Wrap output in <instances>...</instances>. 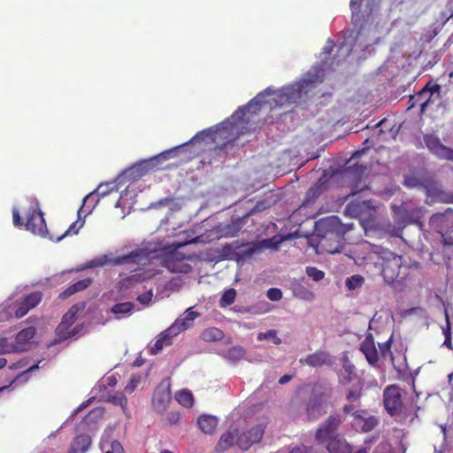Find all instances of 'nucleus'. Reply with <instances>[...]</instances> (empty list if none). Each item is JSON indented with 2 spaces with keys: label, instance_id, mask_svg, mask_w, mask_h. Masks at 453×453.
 <instances>
[{
  "label": "nucleus",
  "instance_id": "1",
  "mask_svg": "<svg viewBox=\"0 0 453 453\" xmlns=\"http://www.w3.org/2000/svg\"><path fill=\"white\" fill-rule=\"evenodd\" d=\"M320 83L321 64L313 65L299 81L277 91L267 88L251 99L247 105L239 107L228 119L219 125L198 132L183 144L134 164L123 175H119L116 180L120 182L123 176L133 180L141 178L150 170L157 167L162 162L176 157L180 150L189 144L209 141L215 143L222 142L226 146L227 143L236 140L242 134V129L245 124V115L248 111L253 110L252 112L256 113L264 104H269L272 107H283L304 103L309 94Z\"/></svg>",
  "mask_w": 453,
  "mask_h": 453
},
{
  "label": "nucleus",
  "instance_id": "2",
  "mask_svg": "<svg viewBox=\"0 0 453 453\" xmlns=\"http://www.w3.org/2000/svg\"><path fill=\"white\" fill-rule=\"evenodd\" d=\"M198 237L188 242L173 243L165 248H142L135 250L129 254L110 257L107 254L96 257L88 261L83 268H95L110 264L112 265H154L161 264L172 273H188L192 267L187 262L190 256H186L179 250L188 243L197 242Z\"/></svg>",
  "mask_w": 453,
  "mask_h": 453
},
{
  "label": "nucleus",
  "instance_id": "3",
  "mask_svg": "<svg viewBox=\"0 0 453 453\" xmlns=\"http://www.w3.org/2000/svg\"><path fill=\"white\" fill-rule=\"evenodd\" d=\"M379 39L380 35L377 25L368 19L364 23L359 24L358 31L354 38L351 36L344 38V41L340 43L337 50V58H347L353 50L354 47L365 50L377 43Z\"/></svg>",
  "mask_w": 453,
  "mask_h": 453
},
{
  "label": "nucleus",
  "instance_id": "4",
  "mask_svg": "<svg viewBox=\"0 0 453 453\" xmlns=\"http://www.w3.org/2000/svg\"><path fill=\"white\" fill-rule=\"evenodd\" d=\"M378 253L381 266V275L388 284L403 281L409 273V266L405 265L402 256L396 255L387 249H380Z\"/></svg>",
  "mask_w": 453,
  "mask_h": 453
},
{
  "label": "nucleus",
  "instance_id": "5",
  "mask_svg": "<svg viewBox=\"0 0 453 453\" xmlns=\"http://www.w3.org/2000/svg\"><path fill=\"white\" fill-rule=\"evenodd\" d=\"M84 307V303L74 304L63 316L60 324L56 329L54 343H58L71 338H77L84 334L83 324H78L70 329L71 326L78 319V314L83 311Z\"/></svg>",
  "mask_w": 453,
  "mask_h": 453
},
{
  "label": "nucleus",
  "instance_id": "6",
  "mask_svg": "<svg viewBox=\"0 0 453 453\" xmlns=\"http://www.w3.org/2000/svg\"><path fill=\"white\" fill-rule=\"evenodd\" d=\"M29 207L26 214V228L33 234L43 235L47 226L38 201L34 197L27 198Z\"/></svg>",
  "mask_w": 453,
  "mask_h": 453
},
{
  "label": "nucleus",
  "instance_id": "7",
  "mask_svg": "<svg viewBox=\"0 0 453 453\" xmlns=\"http://www.w3.org/2000/svg\"><path fill=\"white\" fill-rule=\"evenodd\" d=\"M29 311L30 309L22 296L15 298L12 296L0 307V322L9 320L12 318L20 319Z\"/></svg>",
  "mask_w": 453,
  "mask_h": 453
},
{
  "label": "nucleus",
  "instance_id": "8",
  "mask_svg": "<svg viewBox=\"0 0 453 453\" xmlns=\"http://www.w3.org/2000/svg\"><path fill=\"white\" fill-rule=\"evenodd\" d=\"M171 401V389L170 382L168 380H164L156 388L152 396L153 409L158 412L163 413L168 408Z\"/></svg>",
  "mask_w": 453,
  "mask_h": 453
},
{
  "label": "nucleus",
  "instance_id": "9",
  "mask_svg": "<svg viewBox=\"0 0 453 453\" xmlns=\"http://www.w3.org/2000/svg\"><path fill=\"white\" fill-rule=\"evenodd\" d=\"M424 142L429 151L437 158L453 162V149L443 145L437 136L426 134Z\"/></svg>",
  "mask_w": 453,
  "mask_h": 453
},
{
  "label": "nucleus",
  "instance_id": "10",
  "mask_svg": "<svg viewBox=\"0 0 453 453\" xmlns=\"http://www.w3.org/2000/svg\"><path fill=\"white\" fill-rule=\"evenodd\" d=\"M342 423V418L339 415H331L326 421L320 425L317 433L316 439L319 442H326L335 437V433L338 426Z\"/></svg>",
  "mask_w": 453,
  "mask_h": 453
},
{
  "label": "nucleus",
  "instance_id": "11",
  "mask_svg": "<svg viewBox=\"0 0 453 453\" xmlns=\"http://www.w3.org/2000/svg\"><path fill=\"white\" fill-rule=\"evenodd\" d=\"M118 187L116 181L101 183L96 189L87 195L83 199V205L86 203H91V207L88 210L86 214L92 212L96 205L99 203L101 197H104L113 191H117Z\"/></svg>",
  "mask_w": 453,
  "mask_h": 453
},
{
  "label": "nucleus",
  "instance_id": "12",
  "mask_svg": "<svg viewBox=\"0 0 453 453\" xmlns=\"http://www.w3.org/2000/svg\"><path fill=\"white\" fill-rule=\"evenodd\" d=\"M265 426L261 424L251 427L250 430L238 434L236 439L237 446L247 450L252 444L258 442L264 434Z\"/></svg>",
  "mask_w": 453,
  "mask_h": 453
},
{
  "label": "nucleus",
  "instance_id": "13",
  "mask_svg": "<svg viewBox=\"0 0 453 453\" xmlns=\"http://www.w3.org/2000/svg\"><path fill=\"white\" fill-rule=\"evenodd\" d=\"M430 226L442 236L453 227V210L448 209L443 213H435L430 218Z\"/></svg>",
  "mask_w": 453,
  "mask_h": 453
},
{
  "label": "nucleus",
  "instance_id": "14",
  "mask_svg": "<svg viewBox=\"0 0 453 453\" xmlns=\"http://www.w3.org/2000/svg\"><path fill=\"white\" fill-rule=\"evenodd\" d=\"M384 406L387 411L394 416L402 406L401 389L396 386H389L384 390Z\"/></svg>",
  "mask_w": 453,
  "mask_h": 453
},
{
  "label": "nucleus",
  "instance_id": "15",
  "mask_svg": "<svg viewBox=\"0 0 453 453\" xmlns=\"http://www.w3.org/2000/svg\"><path fill=\"white\" fill-rule=\"evenodd\" d=\"M199 316L200 313L192 311V307L187 309L185 312L169 326L170 331H173V334L178 335L180 332L189 328L194 320Z\"/></svg>",
  "mask_w": 453,
  "mask_h": 453
},
{
  "label": "nucleus",
  "instance_id": "16",
  "mask_svg": "<svg viewBox=\"0 0 453 453\" xmlns=\"http://www.w3.org/2000/svg\"><path fill=\"white\" fill-rule=\"evenodd\" d=\"M355 426H360L361 431L367 433L377 426L379 420L373 416H368L365 411H357L353 413Z\"/></svg>",
  "mask_w": 453,
  "mask_h": 453
},
{
  "label": "nucleus",
  "instance_id": "17",
  "mask_svg": "<svg viewBox=\"0 0 453 453\" xmlns=\"http://www.w3.org/2000/svg\"><path fill=\"white\" fill-rule=\"evenodd\" d=\"M35 334V328L28 326L18 333L14 343L18 352L27 350L32 344V340Z\"/></svg>",
  "mask_w": 453,
  "mask_h": 453
},
{
  "label": "nucleus",
  "instance_id": "18",
  "mask_svg": "<svg viewBox=\"0 0 453 453\" xmlns=\"http://www.w3.org/2000/svg\"><path fill=\"white\" fill-rule=\"evenodd\" d=\"M299 363L311 367H319L330 364L331 359L327 352L319 350L300 358Z\"/></svg>",
  "mask_w": 453,
  "mask_h": 453
},
{
  "label": "nucleus",
  "instance_id": "19",
  "mask_svg": "<svg viewBox=\"0 0 453 453\" xmlns=\"http://www.w3.org/2000/svg\"><path fill=\"white\" fill-rule=\"evenodd\" d=\"M403 184L407 188H424L426 190V193L428 196L437 197L439 196L440 190L434 186L431 185H426L422 180H420L418 176L415 174H406L404 176V181Z\"/></svg>",
  "mask_w": 453,
  "mask_h": 453
},
{
  "label": "nucleus",
  "instance_id": "20",
  "mask_svg": "<svg viewBox=\"0 0 453 453\" xmlns=\"http://www.w3.org/2000/svg\"><path fill=\"white\" fill-rule=\"evenodd\" d=\"M326 396V393L324 392L322 395L318 396L314 394L308 402L306 407V413L309 419H316L325 413V409L322 403V397Z\"/></svg>",
  "mask_w": 453,
  "mask_h": 453
},
{
  "label": "nucleus",
  "instance_id": "21",
  "mask_svg": "<svg viewBox=\"0 0 453 453\" xmlns=\"http://www.w3.org/2000/svg\"><path fill=\"white\" fill-rule=\"evenodd\" d=\"M360 350L365 356L371 365H376L379 360V354L372 337H366L360 345Z\"/></svg>",
  "mask_w": 453,
  "mask_h": 453
},
{
  "label": "nucleus",
  "instance_id": "22",
  "mask_svg": "<svg viewBox=\"0 0 453 453\" xmlns=\"http://www.w3.org/2000/svg\"><path fill=\"white\" fill-rule=\"evenodd\" d=\"M371 208V201L364 200V201H351L345 207V214L357 218L361 217L365 211Z\"/></svg>",
  "mask_w": 453,
  "mask_h": 453
},
{
  "label": "nucleus",
  "instance_id": "23",
  "mask_svg": "<svg viewBox=\"0 0 453 453\" xmlns=\"http://www.w3.org/2000/svg\"><path fill=\"white\" fill-rule=\"evenodd\" d=\"M237 437L238 434L235 432V430L232 429L222 434L215 447L216 452L223 453L229 449L232 446H234V442H236Z\"/></svg>",
  "mask_w": 453,
  "mask_h": 453
},
{
  "label": "nucleus",
  "instance_id": "24",
  "mask_svg": "<svg viewBox=\"0 0 453 453\" xmlns=\"http://www.w3.org/2000/svg\"><path fill=\"white\" fill-rule=\"evenodd\" d=\"M42 361H39L37 364L30 365L29 367L26 368L25 370L19 372L17 374H9V376L12 377L11 382L9 385L4 386L0 388V394L3 393L4 390L10 388L13 384L17 383H25L29 379V373L34 372L35 370L39 368V364Z\"/></svg>",
  "mask_w": 453,
  "mask_h": 453
},
{
  "label": "nucleus",
  "instance_id": "25",
  "mask_svg": "<svg viewBox=\"0 0 453 453\" xmlns=\"http://www.w3.org/2000/svg\"><path fill=\"white\" fill-rule=\"evenodd\" d=\"M326 449L329 453H350V445L340 435H336L328 441Z\"/></svg>",
  "mask_w": 453,
  "mask_h": 453
},
{
  "label": "nucleus",
  "instance_id": "26",
  "mask_svg": "<svg viewBox=\"0 0 453 453\" xmlns=\"http://www.w3.org/2000/svg\"><path fill=\"white\" fill-rule=\"evenodd\" d=\"M219 419L216 416L203 414L197 419L199 428L207 434H212L218 426Z\"/></svg>",
  "mask_w": 453,
  "mask_h": 453
},
{
  "label": "nucleus",
  "instance_id": "27",
  "mask_svg": "<svg viewBox=\"0 0 453 453\" xmlns=\"http://www.w3.org/2000/svg\"><path fill=\"white\" fill-rule=\"evenodd\" d=\"M291 289L293 295L301 300L311 302L315 298L314 293L299 281L293 282Z\"/></svg>",
  "mask_w": 453,
  "mask_h": 453
},
{
  "label": "nucleus",
  "instance_id": "28",
  "mask_svg": "<svg viewBox=\"0 0 453 453\" xmlns=\"http://www.w3.org/2000/svg\"><path fill=\"white\" fill-rule=\"evenodd\" d=\"M173 336H176V334H173V332L170 331V327L160 333L150 349L151 354L156 355L165 345L170 344V341Z\"/></svg>",
  "mask_w": 453,
  "mask_h": 453
},
{
  "label": "nucleus",
  "instance_id": "29",
  "mask_svg": "<svg viewBox=\"0 0 453 453\" xmlns=\"http://www.w3.org/2000/svg\"><path fill=\"white\" fill-rule=\"evenodd\" d=\"M100 449L104 451V453H125L121 443L118 441H110L106 433L102 436Z\"/></svg>",
  "mask_w": 453,
  "mask_h": 453
},
{
  "label": "nucleus",
  "instance_id": "30",
  "mask_svg": "<svg viewBox=\"0 0 453 453\" xmlns=\"http://www.w3.org/2000/svg\"><path fill=\"white\" fill-rule=\"evenodd\" d=\"M90 444L91 439L88 435H78L71 445L70 453H85L88 449Z\"/></svg>",
  "mask_w": 453,
  "mask_h": 453
},
{
  "label": "nucleus",
  "instance_id": "31",
  "mask_svg": "<svg viewBox=\"0 0 453 453\" xmlns=\"http://www.w3.org/2000/svg\"><path fill=\"white\" fill-rule=\"evenodd\" d=\"M134 309V304L131 302L119 303L114 304L111 311L116 315L118 319L130 316Z\"/></svg>",
  "mask_w": 453,
  "mask_h": 453
},
{
  "label": "nucleus",
  "instance_id": "32",
  "mask_svg": "<svg viewBox=\"0 0 453 453\" xmlns=\"http://www.w3.org/2000/svg\"><path fill=\"white\" fill-rule=\"evenodd\" d=\"M84 205L82 204L80 210L78 211V219L73 222L70 225V226L65 231V233L56 239L57 242L62 241L67 235L77 234L79 233L80 229L83 226L85 223V218L81 219V211ZM84 217H86V215Z\"/></svg>",
  "mask_w": 453,
  "mask_h": 453
},
{
  "label": "nucleus",
  "instance_id": "33",
  "mask_svg": "<svg viewBox=\"0 0 453 453\" xmlns=\"http://www.w3.org/2000/svg\"><path fill=\"white\" fill-rule=\"evenodd\" d=\"M245 349L242 346H234L229 349L222 352L220 355L228 362L236 364L245 356Z\"/></svg>",
  "mask_w": 453,
  "mask_h": 453
},
{
  "label": "nucleus",
  "instance_id": "34",
  "mask_svg": "<svg viewBox=\"0 0 453 453\" xmlns=\"http://www.w3.org/2000/svg\"><path fill=\"white\" fill-rule=\"evenodd\" d=\"M262 248V245L260 243H251L247 248L240 250L236 256H237V261L238 262H244L247 259L250 258L254 254L258 252Z\"/></svg>",
  "mask_w": 453,
  "mask_h": 453
},
{
  "label": "nucleus",
  "instance_id": "35",
  "mask_svg": "<svg viewBox=\"0 0 453 453\" xmlns=\"http://www.w3.org/2000/svg\"><path fill=\"white\" fill-rule=\"evenodd\" d=\"M134 273L130 276L128 280L130 281H144L148 279H150L152 276H154L156 273H159V270L157 269H149L147 271L142 269H135L134 270Z\"/></svg>",
  "mask_w": 453,
  "mask_h": 453
},
{
  "label": "nucleus",
  "instance_id": "36",
  "mask_svg": "<svg viewBox=\"0 0 453 453\" xmlns=\"http://www.w3.org/2000/svg\"><path fill=\"white\" fill-rule=\"evenodd\" d=\"M175 399L186 408L191 407L194 403L193 395L187 389L178 391L175 395Z\"/></svg>",
  "mask_w": 453,
  "mask_h": 453
},
{
  "label": "nucleus",
  "instance_id": "37",
  "mask_svg": "<svg viewBox=\"0 0 453 453\" xmlns=\"http://www.w3.org/2000/svg\"><path fill=\"white\" fill-rule=\"evenodd\" d=\"M21 296L23 297L30 310L36 307L42 299V294L40 291H35L28 295H24Z\"/></svg>",
  "mask_w": 453,
  "mask_h": 453
},
{
  "label": "nucleus",
  "instance_id": "38",
  "mask_svg": "<svg viewBox=\"0 0 453 453\" xmlns=\"http://www.w3.org/2000/svg\"><path fill=\"white\" fill-rule=\"evenodd\" d=\"M355 375V365L350 364L349 361H345L340 372V376L342 377V380H344L345 381H349Z\"/></svg>",
  "mask_w": 453,
  "mask_h": 453
},
{
  "label": "nucleus",
  "instance_id": "39",
  "mask_svg": "<svg viewBox=\"0 0 453 453\" xmlns=\"http://www.w3.org/2000/svg\"><path fill=\"white\" fill-rule=\"evenodd\" d=\"M365 282V279L363 276L359 274H354L345 280V286L349 290H356L362 287Z\"/></svg>",
  "mask_w": 453,
  "mask_h": 453
},
{
  "label": "nucleus",
  "instance_id": "40",
  "mask_svg": "<svg viewBox=\"0 0 453 453\" xmlns=\"http://www.w3.org/2000/svg\"><path fill=\"white\" fill-rule=\"evenodd\" d=\"M257 339L258 341L268 340L275 345H280L281 343V339L278 336L277 331L274 329H270L265 333L257 334Z\"/></svg>",
  "mask_w": 453,
  "mask_h": 453
},
{
  "label": "nucleus",
  "instance_id": "41",
  "mask_svg": "<svg viewBox=\"0 0 453 453\" xmlns=\"http://www.w3.org/2000/svg\"><path fill=\"white\" fill-rule=\"evenodd\" d=\"M18 352L14 342L9 341L5 337L0 338V355Z\"/></svg>",
  "mask_w": 453,
  "mask_h": 453
},
{
  "label": "nucleus",
  "instance_id": "42",
  "mask_svg": "<svg viewBox=\"0 0 453 453\" xmlns=\"http://www.w3.org/2000/svg\"><path fill=\"white\" fill-rule=\"evenodd\" d=\"M235 296H236L235 289L229 288V289L226 290L223 293V295L219 300L220 306L226 307V306H229L230 304L234 303V302L235 300Z\"/></svg>",
  "mask_w": 453,
  "mask_h": 453
},
{
  "label": "nucleus",
  "instance_id": "43",
  "mask_svg": "<svg viewBox=\"0 0 453 453\" xmlns=\"http://www.w3.org/2000/svg\"><path fill=\"white\" fill-rule=\"evenodd\" d=\"M223 336V332L216 327H211L203 332V338L205 341H218Z\"/></svg>",
  "mask_w": 453,
  "mask_h": 453
},
{
  "label": "nucleus",
  "instance_id": "44",
  "mask_svg": "<svg viewBox=\"0 0 453 453\" xmlns=\"http://www.w3.org/2000/svg\"><path fill=\"white\" fill-rule=\"evenodd\" d=\"M305 271L306 274L314 281H319L325 277V273L314 266H307Z\"/></svg>",
  "mask_w": 453,
  "mask_h": 453
},
{
  "label": "nucleus",
  "instance_id": "45",
  "mask_svg": "<svg viewBox=\"0 0 453 453\" xmlns=\"http://www.w3.org/2000/svg\"><path fill=\"white\" fill-rule=\"evenodd\" d=\"M339 225L340 221L337 217L326 218L319 222V226L331 229H336Z\"/></svg>",
  "mask_w": 453,
  "mask_h": 453
},
{
  "label": "nucleus",
  "instance_id": "46",
  "mask_svg": "<svg viewBox=\"0 0 453 453\" xmlns=\"http://www.w3.org/2000/svg\"><path fill=\"white\" fill-rule=\"evenodd\" d=\"M390 346H391L390 340H388L381 344H379L381 357L384 359H387L388 357V358H390L391 361H393L394 357H393V353L390 349Z\"/></svg>",
  "mask_w": 453,
  "mask_h": 453
},
{
  "label": "nucleus",
  "instance_id": "47",
  "mask_svg": "<svg viewBox=\"0 0 453 453\" xmlns=\"http://www.w3.org/2000/svg\"><path fill=\"white\" fill-rule=\"evenodd\" d=\"M361 1L362 0H350L349 5H350L351 12H352V19H353L355 26H358V24L360 22L358 12H359Z\"/></svg>",
  "mask_w": 453,
  "mask_h": 453
},
{
  "label": "nucleus",
  "instance_id": "48",
  "mask_svg": "<svg viewBox=\"0 0 453 453\" xmlns=\"http://www.w3.org/2000/svg\"><path fill=\"white\" fill-rule=\"evenodd\" d=\"M104 415V409L96 408L89 412V414L86 417L85 422L89 425L92 422H96L99 418H101Z\"/></svg>",
  "mask_w": 453,
  "mask_h": 453
},
{
  "label": "nucleus",
  "instance_id": "49",
  "mask_svg": "<svg viewBox=\"0 0 453 453\" xmlns=\"http://www.w3.org/2000/svg\"><path fill=\"white\" fill-rule=\"evenodd\" d=\"M28 365V360L27 358H23L19 360L18 362L12 363L8 366L6 372H16L25 369Z\"/></svg>",
  "mask_w": 453,
  "mask_h": 453
},
{
  "label": "nucleus",
  "instance_id": "50",
  "mask_svg": "<svg viewBox=\"0 0 453 453\" xmlns=\"http://www.w3.org/2000/svg\"><path fill=\"white\" fill-rule=\"evenodd\" d=\"M110 401L116 405H120L124 408L127 403V399L123 393H116L110 397Z\"/></svg>",
  "mask_w": 453,
  "mask_h": 453
},
{
  "label": "nucleus",
  "instance_id": "51",
  "mask_svg": "<svg viewBox=\"0 0 453 453\" xmlns=\"http://www.w3.org/2000/svg\"><path fill=\"white\" fill-rule=\"evenodd\" d=\"M266 296L271 301H279L282 298V292L276 288H271L267 290Z\"/></svg>",
  "mask_w": 453,
  "mask_h": 453
},
{
  "label": "nucleus",
  "instance_id": "52",
  "mask_svg": "<svg viewBox=\"0 0 453 453\" xmlns=\"http://www.w3.org/2000/svg\"><path fill=\"white\" fill-rule=\"evenodd\" d=\"M152 288H150L149 290H147L145 293L139 295L137 297V300L143 305H147L150 303L152 298Z\"/></svg>",
  "mask_w": 453,
  "mask_h": 453
},
{
  "label": "nucleus",
  "instance_id": "53",
  "mask_svg": "<svg viewBox=\"0 0 453 453\" xmlns=\"http://www.w3.org/2000/svg\"><path fill=\"white\" fill-rule=\"evenodd\" d=\"M269 206L270 203L266 201L257 202L255 207L252 210H250V211L244 218L248 217L249 215H252L257 211H262L267 209Z\"/></svg>",
  "mask_w": 453,
  "mask_h": 453
},
{
  "label": "nucleus",
  "instance_id": "54",
  "mask_svg": "<svg viewBox=\"0 0 453 453\" xmlns=\"http://www.w3.org/2000/svg\"><path fill=\"white\" fill-rule=\"evenodd\" d=\"M139 381L140 380L138 377L133 376L130 379L129 382L127 384L125 388V392L128 394L133 393L134 389L137 388Z\"/></svg>",
  "mask_w": 453,
  "mask_h": 453
},
{
  "label": "nucleus",
  "instance_id": "55",
  "mask_svg": "<svg viewBox=\"0 0 453 453\" xmlns=\"http://www.w3.org/2000/svg\"><path fill=\"white\" fill-rule=\"evenodd\" d=\"M91 283V280L87 278L73 283V286L75 288L76 292H80L87 288Z\"/></svg>",
  "mask_w": 453,
  "mask_h": 453
},
{
  "label": "nucleus",
  "instance_id": "56",
  "mask_svg": "<svg viewBox=\"0 0 453 453\" xmlns=\"http://www.w3.org/2000/svg\"><path fill=\"white\" fill-rule=\"evenodd\" d=\"M12 219H13V224H14L15 226H22L21 218H20V215H19V211L16 207H14L12 209Z\"/></svg>",
  "mask_w": 453,
  "mask_h": 453
},
{
  "label": "nucleus",
  "instance_id": "57",
  "mask_svg": "<svg viewBox=\"0 0 453 453\" xmlns=\"http://www.w3.org/2000/svg\"><path fill=\"white\" fill-rule=\"evenodd\" d=\"M443 334H444V336H445V340H444L442 345L448 347L450 349H452L451 334H450L449 327V326H448L447 329H443Z\"/></svg>",
  "mask_w": 453,
  "mask_h": 453
},
{
  "label": "nucleus",
  "instance_id": "58",
  "mask_svg": "<svg viewBox=\"0 0 453 453\" xmlns=\"http://www.w3.org/2000/svg\"><path fill=\"white\" fill-rule=\"evenodd\" d=\"M360 397V392L357 389H350L347 395V400L350 403L355 402Z\"/></svg>",
  "mask_w": 453,
  "mask_h": 453
},
{
  "label": "nucleus",
  "instance_id": "59",
  "mask_svg": "<svg viewBox=\"0 0 453 453\" xmlns=\"http://www.w3.org/2000/svg\"><path fill=\"white\" fill-rule=\"evenodd\" d=\"M75 293H77L75 290V288L73 285H71L59 295V298L65 299V298H67V297L73 296Z\"/></svg>",
  "mask_w": 453,
  "mask_h": 453
},
{
  "label": "nucleus",
  "instance_id": "60",
  "mask_svg": "<svg viewBox=\"0 0 453 453\" xmlns=\"http://www.w3.org/2000/svg\"><path fill=\"white\" fill-rule=\"evenodd\" d=\"M288 453H312V450L305 446H298L292 449Z\"/></svg>",
  "mask_w": 453,
  "mask_h": 453
},
{
  "label": "nucleus",
  "instance_id": "61",
  "mask_svg": "<svg viewBox=\"0 0 453 453\" xmlns=\"http://www.w3.org/2000/svg\"><path fill=\"white\" fill-rule=\"evenodd\" d=\"M180 419V414L178 412H171L167 417V420L170 424H176Z\"/></svg>",
  "mask_w": 453,
  "mask_h": 453
},
{
  "label": "nucleus",
  "instance_id": "62",
  "mask_svg": "<svg viewBox=\"0 0 453 453\" xmlns=\"http://www.w3.org/2000/svg\"><path fill=\"white\" fill-rule=\"evenodd\" d=\"M94 399V397H91L90 399H88L87 402H84L82 403L80 407H78L73 413V415H76L77 412H79L80 411H81L82 409L86 408L88 406V404L91 403V401Z\"/></svg>",
  "mask_w": 453,
  "mask_h": 453
},
{
  "label": "nucleus",
  "instance_id": "63",
  "mask_svg": "<svg viewBox=\"0 0 453 453\" xmlns=\"http://www.w3.org/2000/svg\"><path fill=\"white\" fill-rule=\"evenodd\" d=\"M292 379V376L291 375H288V374H285L283 376H281L279 380V383L280 385H284L286 383H288V381H290Z\"/></svg>",
  "mask_w": 453,
  "mask_h": 453
},
{
  "label": "nucleus",
  "instance_id": "64",
  "mask_svg": "<svg viewBox=\"0 0 453 453\" xmlns=\"http://www.w3.org/2000/svg\"><path fill=\"white\" fill-rule=\"evenodd\" d=\"M106 384L108 386L113 387L117 383V380L114 376H109L105 379Z\"/></svg>",
  "mask_w": 453,
  "mask_h": 453
}]
</instances>
